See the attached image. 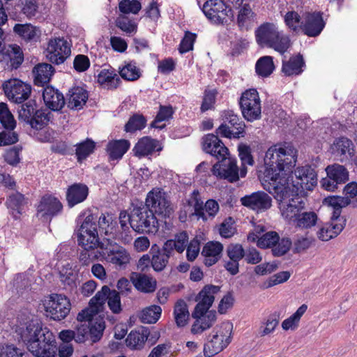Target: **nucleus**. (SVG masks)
I'll list each match as a JSON object with an SVG mask.
<instances>
[{
    "label": "nucleus",
    "instance_id": "obj_1",
    "mask_svg": "<svg viewBox=\"0 0 357 357\" xmlns=\"http://www.w3.org/2000/svg\"><path fill=\"white\" fill-rule=\"evenodd\" d=\"M296 162V151L291 146L274 145L266 152L264 157V171L259 176L265 190L274 185L273 183H284L283 179L294 167Z\"/></svg>",
    "mask_w": 357,
    "mask_h": 357
},
{
    "label": "nucleus",
    "instance_id": "obj_2",
    "mask_svg": "<svg viewBox=\"0 0 357 357\" xmlns=\"http://www.w3.org/2000/svg\"><path fill=\"white\" fill-rule=\"evenodd\" d=\"M15 332L36 357H55L54 336L47 328H43L38 320L26 319L20 321L16 326Z\"/></svg>",
    "mask_w": 357,
    "mask_h": 357
},
{
    "label": "nucleus",
    "instance_id": "obj_3",
    "mask_svg": "<svg viewBox=\"0 0 357 357\" xmlns=\"http://www.w3.org/2000/svg\"><path fill=\"white\" fill-rule=\"evenodd\" d=\"M284 183H273L266 189L278 202L282 217L292 225L302 211L305 208V202L299 194L291 191L288 179H283Z\"/></svg>",
    "mask_w": 357,
    "mask_h": 357
},
{
    "label": "nucleus",
    "instance_id": "obj_4",
    "mask_svg": "<svg viewBox=\"0 0 357 357\" xmlns=\"http://www.w3.org/2000/svg\"><path fill=\"white\" fill-rule=\"evenodd\" d=\"M255 33L259 45L273 49L280 54L287 52L292 45L289 35L280 30L275 24H261Z\"/></svg>",
    "mask_w": 357,
    "mask_h": 357
},
{
    "label": "nucleus",
    "instance_id": "obj_5",
    "mask_svg": "<svg viewBox=\"0 0 357 357\" xmlns=\"http://www.w3.org/2000/svg\"><path fill=\"white\" fill-rule=\"evenodd\" d=\"M233 325L229 321L216 326L204 347L205 357H212L225 349L231 341Z\"/></svg>",
    "mask_w": 357,
    "mask_h": 357
},
{
    "label": "nucleus",
    "instance_id": "obj_6",
    "mask_svg": "<svg viewBox=\"0 0 357 357\" xmlns=\"http://www.w3.org/2000/svg\"><path fill=\"white\" fill-rule=\"evenodd\" d=\"M285 178L288 179L291 191L298 194L305 190H312L317 183V173L310 166L298 167L294 173L291 169Z\"/></svg>",
    "mask_w": 357,
    "mask_h": 357
},
{
    "label": "nucleus",
    "instance_id": "obj_7",
    "mask_svg": "<svg viewBox=\"0 0 357 357\" xmlns=\"http://www.w3.org/2000/svg\"><path fill=\"white\" fill-rule=\"evenodd\" d=\"M77 223L81 224L77 231L79 245L86 248L100 249L101 243L99 242L96 218L93 215L89 214L84 220L79 217Z\"/></svg>",
    "mask_w": 357,
    "mask_h": 357
},
{
    "label": "nucleus",
    "instance_id": "obj_8",
    "mask_svg": "<svg viewBox=\"0 0 357 357\" xmlns=\"http://www.w3.org/2000/svg\"><path fill=\"white\" fill-rule=\"evenodd\" d=\"M131 227L138 233L155 234L158 231V222L147 208H134L131 211Z\"/></svg>",
    "mask_w": 357,
    "mask_h": 357
},
{
    "label": "nucleus",
    "instance_id": "obj_9",
    "mask_svg": "<svg viewBox=\"0 0 357 357\" xmlns=\"http://www.w3.org/2000/svg\"><path fill=\"white\" fill-rule=\"evenodd\" d=\"M239 104L242 115L247 121H254L261 118V100L256 89H250L243 92Z\"/></svg>",
    "mask_w": 357,
    "mask_h": 357
},
{
    "label": "nucleus",
    "instance_id": "obj_10",
    "mask_svg": "<svg viewBox=\"0 0 357 357\" xmlns=\"http://www.w3.org/2000/svg\"><path fill=\"white\" fill-rule=\"evenodd\" d=\"M104 259L120 268H125L131 260L129 252L123 247L107 241L100 245Z\"/></svg>",
    "mask_w": 357,
    "mask_h": 357
},
{
    "label": "nucleus",
    "instance_id": "obj_11",
    "mask_svg": "<svg viewBox=\"0 0 357 357\" xmlns=\"http://www.w3.org/2000/svg\"><path fill=\"white\" fill-rule=\"evenodd\" d=\"M71 46L70 42L63 38L50 39L45 51V56L54 64L63 63L71 54Z\"/></svg>",
    "mask_w": 357,
    "mask_h": 357
},
{
    "label": "nucleus",
    "instance_id": "obj_12",
    "mask_svg": "<svg viewBox=\"0 0 357 357\" xmlns=\"http://www.w3.org/2000/svg\"><path fill=\"white\" fill-rule=\"evenodd\" d=\"M325 170L326 177L321 179V185L326 190L335 191L339 185L349 180V172L344 165L335 163L328 165Z\"/></svg>",
    "mask_w": 357,
    "mask_h": 357
},
{
    "label": "nucleus",
    "instance_id": "obj_13",
    "mask_svg": "<svg viewBox=\"0 0 357 357\" xmlns=\"http://www.w3.org/2000/svg\"><path fill=\"white\" fill-rule=\"evenodd\" d=\"M69 299L62 294H52L44 304L47 316L56 321L65 319L70 310Z\"/></svg>",
    "mask_w": 357,
    "mask_h": 357
},
{
    "label": "nucleus",
    "instance_id": "obj_14",
    "mask_svg": "<svg viewBox=\"0 0 357 357\" xmlns=\"http://www.w3.org/2000/svg\"><path fill=\"white\" fill-rule=\"evenodd\" d=\"M8 98L15 103H21L30 96L31 86L18 79H10L3 84Z\"/></svg>",
    "mask_w": 357,
    "mask_h": 357
},
{
    "label": "nucleus",
    "instance_id": "obj_15",
    "mask_svg": "<svg viewBox=\"0 0 357 357\" xmlns=\"http://www.w3.org/2000/svg\"><path fill=\"white\" fill-rule=\"evenodd\" d=\"M146 206L153 214L155 213L163 217L169 216L172 210L165 192L158 188L153 189L148 193Z\"/></svg>",
    "mask_w": 357,
    "mask_h": 357
},
{
    "label": "nucleus",
    "instance_id": "obj_16",
    "mask_svg": "<svg viewBox=\"0 0 357 357\" xmlns=\"http://www.w3.org/2000/svg\"><path fill=\"white\" fill-rule=\"evenodd\" d=\"M213 174L220 178L226 179L229 182H235L239 179L238 167L236 160L229 155L221 158L211 169Z\"/></svg>",
    "mask_w": 357,
    "mask_h": 357
},
{
    "label": "nucleus",
    "instance_id": "obj_17",
    "mask_svg": "<svg viewBox=\"0 0 357 357\" xmlns=\"http://www.w3.org/2000/svg\"><path fill=\"white\" fill-rule=\"evenodd\" d=\"M241 202L244 206L257 212L265 211L272 206L271 197L263 191L245 195L241 199Z\"/></svg>",
    "mask_w": 357,
    "mask_h": 357
},
{
    "label": "nucleus",
    "instance_id": "obj_18",
    "mask_svg": "<svg viewBox=\"0 0 357 357\" xmlns=\"http://www.w3.org/2000/svg\"><path fill=\"white\" fill-rule=\"evenodd\" d=\"M220 287L215 285H206L199 293L196 301L197 304L195 307V314H202L209 312L216 295L220 292Z\"/></svg>",
    "mask_w": 357,
    "mask_h": 357
},
{
    "label": "nucleus",
    "instance_id": "obj_19",
    "mask_svg": "<svg viewBox=\"0 0 357 357\" xmlns=\"http://www.w3.org/2000/svg\"><path fill=\"white\" fill-rule=\"evenodd\" d=\"M202 11L210 20L224 22L227 16V6L222 0H208L203 6ZM228 12H231L229 10Z\"/></svg>",
    "mask_w": 357,
    "mask_h": 357
},
{
    "label": "nucleus",
    "instance_id": "obj_20",
    "mask_svg": "<svg viewBox=\"0 0 357 357\" xmlns=\"http://www.w3.org/2000/svg\"><path fill=\"white\" fill-rule=\"evenodd\" d=\"M332 153L339 158L340 161L344 162L355 155V146L353 142L345 137L335 139L331 145Z\"/></svg>",
    "mask_w": 357,
    "mask_h": 357
},
{
    "label": "nucleus",
    "instance_id": "obj_21",
    "mask_svg": "<svg viewBox=\"0 0 357 357\" xmlns=\"http://www.w3.org/2000/svg\"><path fill=\"white\" fill-rule=\"evenodd\" d=\"M346 225L345 218H331L330 222L324 224L317 231V237L322 241H328L337 236Z\"/></svg>",
    "mask_w": 357,
    "mask_h": 357
},
{
    "label": "nucleus",
    "instance_id": "obj_22",
    "mask_svg": "<svg viewBox=\"0 0 357 357\" xmlns=\"http://www.w3.org/2000/svg\"><path fill=\"white\" fill-rule=\"evenodd\" d=\"M61 209L62 204L58 199L52 196H44L38 206L37 215L47 220L59 213Z\"/></svg>",
    "mask_w": 357,
    "mask_h": 357
},
{
    "label": "nucleus",
    "instance_id": "obj_23",
    "mask_svg": "<svg viewBox=\"0 0 357 357\" xmlns=\"http://www.w3.org/2000/svg\"><path fill=\"white\" fill-rule=\"evenodd\" d=\"M203 149L206 153L218 159L223 158L229 155V150L223 142L213 134L207 135L204 138Z\"/></svg>",
    "mask_w": 357,
    "mask_h": 357
},
{
    "label": "nucleus",
    "instance_id": "obj_24",
    "mask_svg": "<svg viewBox=\"0 0 357 357\" xmlns=\"http://www.w3.org/2000/svg\"><path fill=\"white\" fill-rule=\"evenodd\" d=\"M192 316L195 319V321L191 328V332L192 334H200L203 333L204 331L210 328L216 320V313L213 310L197 315L194 310Z\"/></svg>",
    "mask_w": 357,
    "mask_h": 357
},
{
    "label": "nucleus",
    "instance_id": "obj_25",
    "mask_svg": "<svg viewBox=\"0 0 357 357\" xmlns=\"http://www.w3.org/2000/svg\"><path fill=\"white\" fill-rule=\"evenodd\" d=\"M43 98L45 105L52 111H60L66 103L63 93L52 86L44 89Z\"/></svg>",
    "mask_w": 357,
    "mask_h": 357
},
{
    "label": "nucleus",
    "instance_id": "obj_26",
    "mask_svg": "<svg viewBox=\"0 0 357 357\" xmlns=\"http://www.w3.org/2000/svg\"><path fill=\"white\" fill-rule=\"evenodd\" d=\"M162 147L159 142L150 137H143L135 144L133 151L139 158L152 154L154 151H160Z\"/></svg>",
    "mask_w": 357,
    "mask_h": 357
},
{
    "label": "nucleus",
    "instance_id": "obj_27",
    "mask_svg": "<svg viewBox=\"0 0 357 357\" xmlns=\"http://www.w3.org/2000/svg\"><path fill=\"white\" fill-rule=\"evenodd\" d=\"M223 250V245L217 241H210L203 248L202 255L204 257V263L206 266H211L220 259Z\"/></svg>",
    "mask_w": 357,
    "mask_h": 357
},
{
    "label": "nucleus",
    "instance_id": "obj_28",
    "mask_svg": "<svg viewBox=\"0 0 357 357\" xmlns=\"http://www.w3.org/2000/svg\"><path fill=\"white\" fill-rule=\"evenodd\" d=\"M130 279L134 287L141 292L152 293L156 289V280L146 275L132 272Z\"/></svg>",
    "mask_w": 357,
    "mask_h": 357
},
{
    "label": "nucleus",
    "instance_id": "obj_29",
    "mask_svg": "<svg viewBox=\"0 0 357 357\" xmlns=\"http://www.w3.org/2000/svg\"><path fill=\"white\" fill-rule=\"evenodd\" d=\"M89 195L88 187L83 183H74L66 192V200L70 207L83 202Z\"/></svg>",
    "mask_w": 357,
    "mask_h": 357
},
{
    "label": "nucleus",
    "instance_id": "obj_30",
    "mask_svg": "<svg viewBox=\"0 0 357 357\" xmlns=\"http://www.w3.org/2000/svg\"><path fill=\"white\" fill-rule=\"evenodd\" d=\"M149 335V331L147 328L140 327L132 330L126 339V346L133 350H140L148 340Z\"/></svg>",
    "mask_w": 357,
    "mask_h": 357
},
{
    "label": "nucleus",
    "instance_id": "obj_31",
    "mask_svg": "<svg viewBox=\"0 0 357 357\" xmlns=\"http://www.w3.org/2000/svg\"><path fill=\"white\" fill-rule=\"evenodd\" d=\"M88 100L87 91L82 87L76 86L69 90L67 95L68 107L72 109H80Z\"/></svg>",
    "mask_w": 357,
    "mask_h": 357
},
{
    "label": "nucleus",
    "instance_id": "obj_32",
    "mask_svg": "<svg viewBox=\"0 0 357 357\" xmlns=\"http://www.w3.org/2000/svg\"><path fill=\"white\" fill-rule=\"evenodd\" d=\"M188 243V235L186 231H181L174 236V239L167 240L163 245V250L171 253L176 250L182 253Z\"/></svg>",
    "mask_w": 357,
    "mask_h": 357
},
{
    "label": "nucleus",
    "instance_id": "obj_33",
    "mask_svg": "<svg viewBox=\"0 0 357 357\" xmlns=\"http://www.w3.org/2000/svg\"><path fill=\"white\" fill-rule=\"evenodd\" d=\"M98 82L107 89H115L121 81L114 69H102L98 75Z\"/></svg>",
    "mask_w": 357,
    "mask_h": 357
},
{
    "label": "nucleus",
    "instance_id": "obj_34",
    "mask_svg": "<svg viewBox=\"0 0 357 357\" xmlns=\"http://www.w3.org/2000/svg\"><path fill=\"white\" fill-rule=\"evenodd\" d=\"M54 69L50 63H39L34 67L33 73L34 75V82L36 85H43L50 82Z\"/></svg>",
    "mask_w": 357,
    "mask_h": 357
},
{
    "label": "nucleus",
    "instance_id": "obj_35",
    "mask_svg": "<svg viewBox=\"0 0 357 357\" xmlns=\"http://www.w3.org/2000/svg\"><path fill=\"white\" fill-rule=\"evenodd\" d=\"M151 266L155 271L160 272L163 271L167 266L169 259L171 256V253H168L166 251L159 250L158 247L152 246L151 249Z\"/></svg>",
    "mask_w": 357,
    "mask_h": 357
},
{
    "label": "nucleus",
    "instance_id": "obj_36",
    "mask_svg": "<svg viewBox=\"0 0 357 357\" xmlns=\"http://www.w3.org/2000/svg\"><path fill=\"white\" fill-rule=\"evenodd\" d=\"M130 146L126 139L113 140L107 145V153L111 160L121 159Z\"/></svg>",
    "mask_w": 357,
    "mask_h": 357
},
{
    "label": "nucleus",
    "instance_id": "obj_37",
    "mask_svg": "<svg viewBox=\"0 0 357 357\" xmlns=\"http://www.w3.org/2000/svg\"><path fill=\"white\" fill-rule=\"evenodd\" d=\"M351 203V200L348 197L341 196H330L324 199V204L331 207L333 210L332 218H344L341 216L342 208L347 206Z\"/></svg>",
    "mask_w": 357,
    "mask_h": 357
},
{
    "label": "nucleus",
    "instance_id": "obj_38",
    "mask_svg": "<svg viewBox=\"0 0 357 357\" xmlns=\"http://www.w3.org/2000/svg\"><path fill=\"white\" fill-rule=\"evenodd\" d=\"M289 29L296 34H304L310 37H315L320 34L325 24H289Z\"/></svg>",
    "mask_w": 357,
    "mask_h": 357
},
{
    "label": "nucleus",
    "instance_id": "obj_39",
    "mask_svg": "<svg viewBox=\"0 0 357 357\" xmlns=\"http://www.w3.org/2000/svg\"><path fill=\"white\" fill-rule=\"evenodd\" d=\"M317 220L318 216L314 211H302L292 225L301 229H308L315 226Z\"/></svg>",
    "mask_w": 357,
    "mask_h": 357
},
{
    "label": "nucleus",
    "instance_id": "obj_40",
    "mask_svg": "<svg viewBox=\"0 0 357 357\" xmlns=\"http://www.w3.org/2000/svg\"><path fill=\"white\" fill-rule=\"evenodd\" d=\"M13 29L25 40H36L40 34V29L32 24H15Z\"/></svg>",
    "mask_w": 357,
    "mask_h": 357
},
{
    "label": "nucleus",
    "instance_id": "obj_41",
    "mask_svg": "<svg viewBox=\"0 0 357 357\" xmlns=\"http://www.w3.org/2000/svg\"><path fill=\"white\" fill-rule=\"evenodd\" d=\"M307 309V306L305 304L301 305L292 315L282 322V328L286 331L289 330L296 331L298 328L301 319Z\"/></svg>",
    "mask_w": 357,
    "mask_h": 357
},
{
    "label": "nucleus",
    "instance_id": "obj_42",
    "mask_svg": "<svg viewBox=\"0 0 357 357\" xmlns=\"http://www.w3.org/2000/svg\"><path fill=\"white\" fill-rule=\"evenodd\" d=\"M119 75L125 80L133 82L141 77V70L133 61L125 62L122 67H119Z\"/></svg>",
    "mask_w": 357,
    "mask_h": 357
},
{
    "label": "nucleus",
    "instance_id": "obj_43",
    "mask_svg": "<svg viewBox=\"0 0 357 357\" xmlns=\"http://www.w3.org/2000/svg\"><path fill=\"white\" fill-rule=\"evenodd\" d=\"M280 314L275 312L269 314L261 323L259 327V334L261 337L273 333L280 322Z\"/></svg>",
    "mask_w": 357,
    "mask_h": 357
},
{
    "label": "nucleus",
    "instance_id": "obj_44",
    "mask_svg": "<svg viewBox=\"0 0 357 357\" xmlns=\"http://www.w3.org/2000/svg\"><path fill=\"white\" fill-rule=\"evenodd\" d=\"M174 314L176 324L178 327H183L187 324L190 314L188 305L183 300H179L176 303Z\"/></svg>",
    "mask_w": 357,
    "mask_h": 357
},
{
    "label": "nucleus",
    "instance_id": "obj_45",
    "mask_svg": "<svg viewBox=\"0 0 357 357\" xmlns=\"http://www.w3.org/2000/svg\"><path fill=\"white\" fill-rule=\"evenodd\" d=\"M275 66L273 57L264 56L258 59L255 65V70L258 75L266 77L274 70Z\"/></svg>",
    "mask_w": 357,
    "mask_h": 357
},
{
    "label": "nucleus",
    "instance_id": "obj_46",
    "mask_svg": "<svg viewBox=\"0 0 357 357\" xmlns=\"http://www.w3.org/2000/svg\"><path fill=\"white\" fill-rule=\"evenodd\" d=\"M3 54L8 56L10 60L11 66L17 68L24 61V56L22 49L17 45H9L3 48Z\"/></svg>",
    "mask_w": 357,
    "mask_h": 357
},
{
    "label": "nucleus",
    "instance_id": "obj_47",
    "mask_svg": "<svg viewBox=\"0 0 357 357\" xmlns=\"http://www.w3.org/2000/svg\"><path fill=\"white\" fill-rule=\"evenodd\" d=\"M303 60L301 56L298 55L291 57L289 61L283 63L282 71L288 76L293 75H298L302 71V67L303 66Z\"/></svg>",
    "mask_w": 357,
    "mask_h": 357
},
{
    "label": "nucleus",
    "instance_id": "obj_48",
    "mask_svg": "<svg viewBox=\"0 0 357 357\" xmlns=\"http://www.w3.org/2000/svg\"><path fill=\"white\" fill-rule=\"evenodd\" d=\"M50 112L43 109L36 110L29 124L33 128L40 130L48 124L50 119Z\"/></svg>",
    "mask_w": 357,
    "mask_h": 357
},
{
    "label": "nucleus",
    "instance_id": "obj_49",
    "mask_svg": "<svg viewBox=\"0 0 357 357\" xmlns=\"http://www.w3.org/2000/svg\"><path fill=\"white\" fill-rule=\"evenodd\" d=\"M162 309L158 305H151L144 309L140 314L142 322L145 324L155 323L160 318Z\"/></svg>",
    "mask_w": 357,
    "mask_h": 357
},
{
    "label": "nucleus",
    "instance_id": "obj_50",
    "mask_svg": "<svg viewBox=\"0 0 357 357\" xmlns=\"http://www.w3.org/2000/svg\"><path fill=\"white\" fill-rule=\"evenodd\" d=\"M0 122L5 129L14 130L16 127V121L4 102L0 103Z\"/></svg>",
    "mask_w": 357,
    "mask_h": 357
},
{
    "label": "nucleus",
    "instance_id": "obj_51",
    "mask_svg": "<svg viewBox=\"0 0 357 357\" xmlns=\"http://www.w3.org/2000/svg\"><path fill=\"white\" fill-rule=\"evenodd\" d=\"M174 113L171 106H160L155 120L151 123V127L162 129L165 124H160L162 121H167L172 118Z\"/></svg>",
    "mask_w": 357,
    "mask_h": 357
},
{
    "label": "nucleus",
    "instance_id": "obj_52",
    "mask_svg": "<svg viewBox=\"0 0 357 357\" xmlns=\"http://www.w3.org/2000/svg\"><path fill=\"white\" fill-rule=\"evenodd\" d=\"M225 123H228L233 129L243 137L245 132V123L241 120L237 114H235L232 111H227L225 114Z\"/></svg>",
    "mask_w": 357,
    "mask_h": 357
},
{
    "label": "nucleus",
    "instance_id": "obj_53",
    "mask_svg": "<svg viewBox=\"0 0 357 357\" xmlns=\"http://www.w3.org/2000/svg\"><path fill=\"white\" fill-rule=\"evenodd\" d=\"M95 142L87 139L86 140L78 144L76 149V155L79 161L86 159L94 150Z\"/></svg>",
    "mask_w": 357,
    "mask_h": 357
},
{
    "label": "nucleus",
    "instance_id": "obj_54",
    "mask_svg": "<svg viewBox=\"0 0 357 357\" xmlns=\"http://www.w3.org/2000/svg\"><path fill=\"white\" fill-rule=\"evenodd\" d=\"M142 8L138 0H121L119 3V9L123 14H137Z\"/></svg>",
    "mask_w": 357,
    "mask_h": 357
},
{
    "label": "nucleus",
    "instance_id": "obj_55",
    "mask_svg": "<svg viewBox=\"0 0 357 357\" xmlns=\"http://www.w3.org/2000/svg\"><path fill=\"white\" fill-rule=\"evenodd\" d=\"M146 124V119L139 114L133 115L130 118L125 126V130L128 132H133L143 129Z\"/></svg>",
    "mask_w": 357,
    "mask_h": 357
},
{
    "label": "nucleus",
    "instance_id": "obj_56",
    "mask_svg": "<svg viewBox=\"0 0 357 357\" xmlns=\"http://www.w3.org/2000/svg\"><path fill=\"white\" fill-rule=\"evenodd\" d=\"M189 204L194 208L195 215L198 218L206 219V213L204 212L203 202L199 197V193L197 190H194L188 201Z\"/></svg>",
    "mask_w": 357,
    "mask_h": 357
},
{
    "label": "nucleus",
    "instance_id": "obj_57",
    "mask_svg": "<svg viewBox=\"0 0 357 357\" xmlns=\"http://www.w3.org/2000/svg\"><path fill=\"white\" fill-rule=\"evenodd\" d=\"M89 324V338L92 342H98L102 337L103 331L105 328V322L102 320H98L94 323Z\"/></svg>",
    "mask_w": 357,
    "mask_h": 357
},
{
    "label": "nucleus",
    "instance_id": "obj_58",
    "mask_svg": "<svg viewBox=\"0 0 357 357\" xmlns=\"http://www.w3.org/2000/svg\"><path fill=\"white\" fill-rule=\"evenodd\" d=\"M110 291L111 290L107 286H103L101 290L98 291L90 300L89 305L100 311L105 301L107 300V296H109Z\"/></svg>",
    "mask_w": 357,
    "mask_h": 357
},
{
    "label": "nucleus",
    "instance_id": "obj_59",
    "mask_svg": "<svg viewBox=\"0 0 357 357\" xmlns=\"http://www.w3.org/2000/svg\"><path fill=\"white\" fill-rule=\"evenodd\" d=\"M25 204L24 197L22 194L15 192L10 194L7 199L6 204L9 208L21 213L22 206Z\"/></svg>",
    "mask_w": 357,
    "mask_h": 357
},
{
    "label": "nucleus",
    "instance_id": "obj_60",
    "mask_svg": "<svg viewBox=\"0 0 357 357\" xmlns=\"http://www.w3.org/2000/svg\"><path fill=\"white\" fill-rule=\"evenodd\" d=\"M279 240V235L275 231H268L262 234L257 241V246L265 249L273 248Z\"/></svg>",
    "mask_w": 357,
    "mask_h": 357
},
{
    "label": "nucleus",
    "instance_id": "obj_61",
    "mask_svg": "<svg viewBox=\"0 0 357 357\" xmlns=\"http://www.w3.org/2000/svg\"><path fill=\"white\" fill-rule=\"evenodd\" d=\"M84 250L82 251L79 255V260L83 265L88 266L94 260L98 259L102 256V250H98V248H83Z\"/></svg>",
    "mask_w": 357,
    "mask_h": 357
},
{
    "label": "nucleus",
    "instance_id": "obj_62",
    "mask_svg": "<svg viewBox=\"0 0 357 357\" xmlns=\"http://www.w3.org/2000/svg\"><path fill=\"white\" fill-rule=\"evenodd\" d=\"M60 280L67 287L73 288L75 286L77 276L71 268L63 267L59 271Z\"/></svg>",
    "mask_w": 357,
    "mask_h": 357
},
{
    "label": "nucleus",
    "instance_id": "obj_63",
    "mask_svg": "<svg viewBox=\"0 0 357 357\" xmlns=\"http://www.w3.org/2000/svg\"><path fill=\"white\" fill-rule=\"evenodd\" d=\"M292 243L289 238H279L278 241L272 248L273 255L275 257H280L290 250Z\"/></svg>",
    "mask_w": 357,
    "mask_h": 357
},
{
    "label": "nucleus",
    "instance_id": "obj_64",
    "mask_svg": "<svg viewBox=\"0 0 357 357\" xmlns=\"http://www.w3.org/2000/svg\"><path fill=\"white\" fill-rule=\"evenodd\" d=\"M197 35L188 31L185 32V36L181 40L178 51L181 54L186 53L193 49L194 43L196 40Z\"/></svg>",
    "mask_w": 357,
    "mask_h": 357
}]
</instances>
